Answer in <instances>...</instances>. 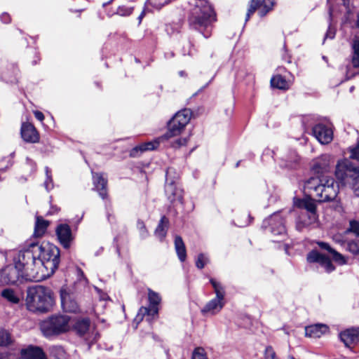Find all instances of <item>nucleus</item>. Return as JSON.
<instances>
[{"instance_id":"1","label":"nucleus","mask_w":359,"mask_h":359,"mask_svg":"<svg viewBox=\"0 0 359 359\" xmlns=\"http://www.w3.org/2000/svg\"><path fill=\"white\" fill-rule=\"evenodd\" d=\"M189 23L191 28L198 31L205 38L211 35L212 23L216 15L207 0H190Z\"/></svg>"},{"instance_id":"2","label":"nucleus","mask_w":359,"mask_h":359,"mask_svg":"<svg viewBox=\"0 0 359 359\" xmlns=\"http://www.w3.org/2000/svg\"><path fill=\"white\" fill-rule=\"evenodd\" d=\"M40 252L39 243L28 242L19 251L18 263L25 271L26 278L29 281L40 282L47 278V274L39 271L36 268L37 255Z\"/></svg>"},{"instance_id":"3","label":"nucleus","mask_w":359,"mask_h":359,"mask_svg":"<svg viewBox=\"0 0 359 359\" xmlns=\"http://www.w3.org/2000/svg\"><path fill=\"white\" fill-rule=\"evenodd\" d=\"M53 304V293L49 287L41 285L28 287L26 306L29 311L45 313L51 310Z\"/></svg>"},{"instance_id":"4","label":"nucleus","mask_w":359,"mask_h":359,"mask_svg":"<svg viewBox=\"0 0 359 359\" xmlns=\"http://www.w3.org/2000/svg\"><path fill=\"white\" fill-rule=\"evenodd\" d=\"M40 252L37 255L36 268L47 274V278L57 269L60 262L59 249L49 243H39Z\"/></svg>"},{"instance_id":"5","label":"nucleus","mask_w":359,"mask_h":359,"mask_svg":"<svg viewBox=\"0 0 359 359\" xmlns=\"http://www.w3.org/2000/svg\"><path fill=\"white\" fill-rule=\"evenodd\" d=\"M70 318L66 315H53L41 323V330L46 337L59 335L69 330Z\"/></svg>"},{"instance_id":"6","label":"nucleus","mask_w":359,"mask_h":359,"mask_svg":"<svg viewBox=\"0 0 359 359\" xmlns=\"http://www.w3.org/2000/svg\"><path fill=\"white\" fill-rule=\"evenodd\" d=\"M210 282L214 288L215 297L209 301L201 310L204 316H214L221 311L225 305V290L222 284L213 278Z\"/></svg>"},{"instance_id":"7","label":"nucleus","mask_w":359,"mask_h":359,"mask_svg":"<svg viewBox=\"0 0 359 359\" xmlns=\"http://www.w3.org/2000/svg\"><path fill=\"white\" fill-rule=\"evenodd\" d=\"M294 205L302 209L298 218V227L307 226L316 222V206L312 200L297 199L294 201Z\"/></svg>"},{"instance_id":"8","label":"nucleus","mask_w":359,"mask_h":359,"mask_svg":"<svg viewBox=\"0 0 359 359\" xmlns=\"http://www.w3.org/2000/svg\"><path fill=\"white\" fill-rule=\"evenodd\" d=\"M148 300L149 306L148 307L142 306L135 318V321L140 323L143 320L144 318H146V320L150 323L155 317L158 316V305L161 302V297L160 294L148 288Z\"/></svg>"},{"instance_id":"9","label":"nucleus","mask_w":359,"mask_h":359,"mask_svg":"<svg viewBox=\"0 0 359 359\" xmlns=\"http://www.w3.org/2000/svg\"><path fill=\"white\" fill-rule=\"evenodd\" d=\"M335 176L342 185L350 184L359 177V168L348 159L340 160L336 165Z\"/></svg>"},{"instance_id":"10","label":"nucleus","mask_w":359,"mask_h":359,"mask_svg":"<svg viewBox=\"0 0 359 359\" xmlns=\"http://www.w3.org/2000/svg\"><path fill=\"white\" fill-rule=\"evenodd\" d=\"M191 116L192 112L189 109H184L177 112L168 123V129L165 137L171 138L180 135L190 121Z\"/></svg>"},{"instance_id":"11","label":"nucleus","mask_w":359,"mask_h":359,"mask_svg":"<svg viewBox=\"0 0 359 359\" xmlns=\"http://www.w3.org/2000/svg\"><path fill=\"white\" fill-rule=\"evenodd\" d=\"M339 192V185L331 177L323 176L322 184L317 189L316 200L319 202L331 201L335 199Z\"/></svg>"},{"instance_id":"12","label":"nucleus","mask_w":359,"mask_h":359,"mask_svg":"<svg viewBox=\"0 0 359 359\" xmlns=\"http://www.w3.org/2000/svg\"><path fill=\"white\" fill-rule=\"evenodd\" d=\"M172 168H168L166 171V180L165 184V194L168 200L176 205L183 204V189L177 184L176 181L171 179L170 175Z\"/></svg>"},{"instance_id":"13","label":"nucleus","mask_w":359,"mask_h":359,"mask_svg":"<svg viewBox=\"0 0 359 359\" xmlns=\"http://www.w3.org/2000/svg\"><path fill=\"white\" fill-rule=\"evenodd\" d=\"M2 281L6 284H16L18 282H22L26 278L25 271L22 265L18 262L15 265H9L5 267L1 271Z\"/></svg>"},{"instance_id":"14","label":"nucleus","mask_w":359,"mask_h":359,"mask_svg":"<svg viewBox=\"0 0 359 359\" xmlns=\"http://www.w3.org/2000/svg\"><path fill=\"white\" fill-rule=\"evenodd\" d=\"M283 211L274 212L263 222L262 227L269 228L271 233L276 236H283L286 233Z\"/></svg>"},{"instance_id":"15","label":"nucleus","mask_w":359,"mask_h":359,"mask_svg":"<svg viewBox=\"0 0 359 359\" xmlns=\"http://www.w3.org/2000/svg\"><path fill=\"white\" fill-rule=\"evenodd\" d=\"M277 0H251L250 7L246 13L245 22L257 11L259 17L263 18L273 10Z\"/></svg>"},{"instance_id":"16","label":"nucleus","mask_w":359,"mask_h":359,"mask_svg":"<svg viewBox=\"0 0 359 359\" xmlns=\"http://www.w3.org/2000/svg\"><path fill=\"white\" fill-rule=\"evenodd\" d=\"M60 299L62 309L65 312L76 313L79 311V305L76 295L66 287L60 290Z\"/></svg>"},{"instance_id":"17","label":"nucleus","mask_w":359,"mask_h":359,"mask_svg":"<svg viewBox=\"0 0 359 359\" xmlns=\"http://www.w3.org/2000/svg\"><path fill=\"white\" fill-rule=\"evenodd\" d=\"M306 259L309 263H318L327 273H331L335 269L330 259L316 250H313L309 252L307 255Z\"/></svg>"},{"instance_id":"18","label":"nucleus","mask_w":359,"mask_h":359,"mask_svg":"<svg viewBox=\"0 0 359 359\" xmlns=\"http://www.w3.org/2000/svg\"><path fill=\"white\" fill-rule=\"evenodd\" d=\"M169 139L170 138L165 137L164 134L163 135L155 139L153 141L141 144L138 146L135 147L130 150V156L131 157H137L144 151L154 150L158 147L161 142Z\"/></svg>"},{"instance_id":"19","label":"nucleus","mask_w":359,"mask_h":359,"mask_svg":"<svg viewBox=\"0 0 359 359\" xmlns=\"http://www.w3.org/2000/svg\"><path fill=\"white\" fill-rule=\"evenodd\" d=\"M56 236L60 244L64 248H69L72 242L74 240L72 229L67 224H59L55 230Z\"/></svg>"},{"instance_id":"20","label":"nucleus","mask_w":359,"mask_h":359,"mask_svg":"<svg viewBox=\"0 0 359 359\" xmlns=\"http://www.w3.org/2000/svg\"><path fill=\"white\" fill-rule=\"evenodd\" d=\"M316 139L321 144L330 143L333 138V132L330 128L323 123L316 124L312 130Z\"/></svg>"},{"instance_id":"21","label":"nucleus","mask_w":359,"mask_h":359,"mask_svg":"<svg viewBox=\"0 0 359 359\" xmlns=\"http://www.w3.org/2000/svg\"><path fill=\"white\" fill-rule=\"evenodd\" d=\"M74 329L80 337H83L86 341L92 342L97 339V333L95 337H92L88 332L90 320L88 318L78 320L74 325Z\"/></svg>"},{"instance_id":"22","label":"nucleus","mask_w":359,"mask_h":359,"mask_svg":"<svg viewBox=\"0 0 359 359\" xmlns=\"http://www.w3.org/2000/svg\"><path fill=\"white\" fill-rule=\"evenodd\" d=\"M93 185L96 191L98 192L100 196L102 199H106L107 197V180L104 177L102 173L92 172Z\"/></svg>"},{"instance_id":"23","label":"nucleus","mask_w":359,"mask_h":359,"mask_svg":"<svg viewBox=\"0 0 359 359\" xmlns=\"http://www.w3.org/2000/svg\"><path fill=\"white\" fill-rule=\"evenodd\" d=\"M339 338L348 348L358 343L359 340V328H349L339 334Z\"/></svg>"},{"instance_id":"24","label":"nucleus","mask_w":359,"mask_h":359,"mask_svg":"<svg viewBox=\"0 0 359 359\" xmlns=\"http://www.w3.org/2000/svg\"><path fill=\"white\" fill-rule=\"evenodd\" d=\"M20 359H41L46 354L41 348L29 345L20 350Z\"/></svg>"},{"instance_id":"25","label":"nucleus","mask_w":359,"mask_h":359,"mask_svg":"<svg viewBox=\"0 0 359 359\" xmlns=\"http://www.w3.org/2000/svg\"><path fill=\"white\" fill-rule=\"evenodd\" d=\"M21 136L27 142H36L39 140V134L34 126L30 123H23L21 127Z\"/></svg>"},{"instance_id":"26","label":"nucleus","mask_w":359,"mask_h":359,"mask_svg":"<svg viewBox=\"0 0 359 359\" xmlns=\"http://www.w3.org/2000/svg\"><path fill=\"white\" fill-rule=\"evenodd\" d=\"M329 331V327L325 324H315L306 327V336L319 338Z\"/></svg>"},{"instance_id":"27","label":"nucleus","mask_w":359,"mask_h":359,"mask_svg":"<svg viewBox=\"0 0 359 359\" xmlns=\"http://www.w3.org/2000/svg\"><path fill=\"white\" fill-rule=\"evenodd\" d=\"M1 297L11 304H18L21 300L20 294L14 289L6 287L1 290Z\"/></svg>"},{"instance_id":"28","label":"nucleus","mask_w":359,"mask_h":359,"mask_svg":"<svg viewBox=\"0 0 359 359\" xmlns=\"http://www.w3.org/2000/svg\"><path fill=\"white\" fill-rule=\"evenodd\" d=\"M318 246L322 249L327 251L332 256V259L339 264H346V261L344 257L333 249L327 243L320 241L317 243Z\"/></svg>"},{"instance_id":"29","label":"nucleus","mask_w":359,"mask_h":359,"mask_svg":"<svg viewBox=\"0 0 359 359\" xmlns=\"http://www.w3.org/2000/svg\"><path fill=\"white\" fill-rule=\"evenodd\" d=\"M322 184V177H311L304 184V189L309 195L313 197H316L317 189Z\"/></svg>"},{"instance_id":"30","label":"nucleus","mask_w":359,"mask_h":359,"mask_svg":"<svg viewBox=\"0 0 359 359\" xmlns=\"http://www.w3.org/2000/svg\"><path fill=\"white\" fill-rule=\"evenodd\" d=\"M169 226V220L165 216H163L155 230V236L162 241L167 234Z\"/></svg>"},{"instance_id":"31","label":"nucleus","mask_w":359,"mask_h":359,"mask_svg":"<svg viewBox=\"0 0 359 359\" xmlns=\"http://www.w3.org/2000/svg\"><path fill=\"white\" fill-rule=\"evenodd\" d=\"M15 346V341L12 334L6 330L0 329V347Z\"/></svg>"},{"instance_id":"32","label":"nucleus","mask_w":359,"mask_h":359,"mask_svg":"<svg viewBox=\"0 0 359 359\" xmlns=\"http://www.w3.org/2000/svg\"><path fill=\"white\" fill-rule=\"evenodd\" d=\"M299 163V157L295 153H292L290 157L283 158L280 166L289 170L297 168Z\"/></svg>"},{"instance_id":"33","label":"nucleus","mask_w":359,"mask_h":359,"mask_svg":"<svg viewBox=\"0 0 359 359\" xmlns=\"http://www.w3.org/2000/svg\"><path fill=\"white\" fill-rule=\"evenodd\" d=\"M175 248L179 259L183 262L187 258V252L182 238L177 236L175 238Z\"/></svg>"},{"instance_id":"34","label":"nucleus","mask_w":359,"mask_h":359,"mask_svg":"<svg viewBox=\"0 0 359 359\" xmlns=\"http://www.w3.org/2000/svg\"><path fill=\"white\" fill-rule=\"evenodd\" d=\"M271 85L272 87L280 90H286L290 87L288 81L280 74L275 75L271 78Z\"/></svg>"},{"instance_id":"35","label":"nucleus","mask_w":359,"mask_h":359,"mask_svg":"<svg viewBox=\"0 0 359 359\" xmlns=\"http://www.w3.org/2000/svg\"><path fill=\"white\" fill-rule=\"evenodd\" d=\"M48 224L49 223L48 221L44 220L42 218L37 217L35 224L34 235L36 237L42 236L46 232Z\"/></svg>"},{"instance_id":"36","label":"nucleus","mask_w":359,"mask_h":359,"mask_svg":"<svg viewBox=\"0 0 359 359\" xmlns=\"http://www.w3.org/2000/svg\"><path fill=\"white\" fill-rule=\"evenodd\" d=\"M330 166V156L328 155H322L318 158L315 164L314 168L318 171L325 172Z\"/></svg>"},{"instance_id":"37","label":"nucleus","mask_w":359,"mask_h":359,"mask_svg":"<svg viewBox=\"0 0 359 359\" xmlns=\"http://www.w3.org/2000/svg\"><path fill=\"white\" fill-rule=\"evenodd\" d=\"M347 251L350 252L353 255L359 254V238L348 240L346 244V248Z\"/></svg>"},{"instance_id":"38","label":"nucleus","mask_w":359,"mask_h":359,"mask_svg":"<svg viewBox=\"0 0 359 359\" xmlns=\"http://www.w3.org/2000/svg\"><path fill=\"white\" fill-rule=\"evenodd\" d=\"M353 54L352 63L354 67H359V39H356L352 45Z\"/></svg>"},{"instance_id":"39","label":"nucleus","mask_w":359,"mask_h":359,"mask_svg":"<svg viewBox=\"0 0 359 359\" xmlns=\"http://www.w3.org/2000/svg\"><path fill=\"white\" fill-rule=\"evenodd\" d=\"M46 180L43 182V186L47 191H50L54 187L51 171L48 167L45 168Z\"/></svg>"},{"instance_id":"40","label":"nucleus","mask_w":359,"mask_h":359,"mask_svg":"<svg viewBox=\"0 0 359 359\" xmlns=\"http://www.w3.org/2000/svg\"><path fill=\"white\" fill-rule=\"evenodd\" d=\"M353 233L359 237V222L356 220H351L349 222V227L346 230L345 233Z\"/></svg>"},{"instance_id":"41","label":"nucleus","mask_w":359,"mask_h":359,"mask_svg":"<svg viewBox=\"0 0 359 359\" xmlns=\"http://www.w3.org/2000/svg\"><path fill=\"white\" fill-rule=\"evenodd\" d=\"M208 263L209 258L206 255L201 253L198 255L196 260V266L198 269H202Z\"/></svg>"},{"instance_id":"42","label":"nucleus","mask_w":359,"mask_h":359,"mask_svg":"<svg viewBox=\"0 0 359 359\" xmlns=\"http://www.w3.org/2000/svg\"><path fill=\"white\" fill-rule=\"evenodd\" d=\"M134 10V8L133 6H121L117 8L116 14L119 15L120 16H128L130 15Z\"/></svg>"},{"instance_id":"43","label":"nucleus","mask_w":359,"mask_h":359,"mask_svg":"<svg viewBox=\"0 0 359 359\" xmlns=\"http://www.w3.org/2000/svg\"><path fill=\"white\" fill-rule=\"evenodd\" d=\"M50 354L53 356L57 358V359H60L65 355V350L62 346H54L50 347Z\"/></svg>"},{"instance_id":"44","label":"nucleus","mask_w":359,"mask_h":359,"mask_svg":"<svg viewBox=\"0 0 359 359\" xmlns=\"http://www.w3.org/2000/svg\"><path fill=\"white\" fill-rule=\"evenodd\" d=\"M191 359H208L205 350L201 347L196 348L192 354Z\"/></svg>"},{"instance_id":"45","label":"nucleus","mask_w":359,"mask_h":359,"mask_svg":"<svg viewBox=\"0 0 359 359\" xmlns=\"http://www.w3.org/2000/svg\"><path fill=\"white\" fill-rule=\"evenodd\" d=\"M12 165L11 158L9 156L2 157L0 158V170L5 172Z\"/></svg>"},{"instance_id":"46","label":"nucleus","mask_w":359,"mask_h":359,"mask_svg":"<svg viewBox=\"0 0 359 359\" xmlns=\"http://www.w3.org/2000/svg\"><path fill=\"white\" fill-rule=\"evenodd\" d=\"M168 2L169 0H147L148 4L156 9L161 8L164 5H165Z\"/></svg>"},{"instance_id":"47","label":"nucleus","mask_w":359,"mask_h":359,"mask_svg":"<svg viewBox=\"0 0 359 359\" xmlns=\"http://www.w3.org/2000/svg\"><path fill=\"white\" fill-rule=\"evenodd\" d=\"M188 141H189L188 137H181V138H179V139L175 140L174 142H172L171 143V147L175 149H177L182 146H185L187 144Z\"/></svg>"},{"instance_id":"48","label":"nucleus","mask_w":359,"mask_h":359,"mask_svg":"<svg viewBox=\"0 0 359 359\" xmlns=\"http://www.w3.org/2000/svg\"><path fill=\"white\" fill-rule=\"evenodd\" d=\"M264 356L266 359H276V354L272 346H269L266 348Z\"/></svg>"},{"instance_id":"49","label":"nucleus","mask_w":359,"mask_h":359,"mask_svg":"<svg viewBox=\"0 0 359 359\" xmlns=\"http://www.w3.org/2000/svg\"><path fill=\"white\" fill-rule=\"evenodd\" d=\"M350 152L351 158L359 161V142L355 147L350 149Z\"/></svg>"},{"instance_id":"50","label":"nucleus","mask_w":359,"mask_h":359,"mask_svg":"<svg viewBox=\"0 0 359 359\" xmlns=\"http://www.w3.org/2000/svg\"><path fill=\"white\" fill-rule=\"evenodd\" d=\"M350 185H351L352 187V189L354 192V194L359 197V177L354 180L351 184Z\"/></svg>"},{"instance_id":"51","label":"nucleus","mask_w":359,"mask_h":359,"mask_svg":"<svg viewBox=\"0 0 359 359\" xmlns=\"http://www.w3.org/2000/svg\"><path fill=\"white\" fill-rule=\"evenodd\" d=\"M333 240L334 241L335 243L340 244L341 246L346 248V244L348 240L344 239L341 235H335L333 237Z\"/></svg>"},{"instance_id":"52","label":"nucleus","mask_w":359,"mask_h":359,"mask_svg":"<svg viewBox=\"0 0 359 359\" xmlns=\"http://www.w3.org/2000/svg\"><path fill=\"white\" fill-rule=\"evenodd\" d=\"M335 36V29L333 28L332 27L331 25H329V27H328V29L325 34V38H324V41L326 39H334Z\"/></svg>"},{"instance_id":"53","label":"nucleus","mask_w":359,"mask_h":359,"mask_svg":"<svg viewBox=\"0 0 359 359\" xmlns=\"http://www.w3.org/2000/svg\"><path fill=\"white\" fill-rule=\"evenodd\" d=\"M34 116L35 118L40 121H43V119H44V115L42 112L39 111H35L34 112Z\"/></svg>"},{"instance_id":"54","label":"nucleus","mask_w":359,"mask_h":359,"mask_svg":"<svg viewBox=\"0 0 359 359\" xmlns=\"http://www.w3.org/2000/svg\"><path fill=\"white\" fill-rule=\"evenodd\" d=\"M106 209H107V219L109 222H113V219H114V216L112 215V214L110 212V209L108 207V205L106 204Z\"/></svg>"},{"instance_id":"55","label":"nucleus","mask_w":359,"mask_h":359,"mask_svg":"<svg viewBox=\"0 0 359 359\" xmlns=\"http://www.w3.org/2000/svg\"><path fill=\"white\" fill-rule=\"evenodd\" d=\"M1 20L4 23H8L10 21H11V18L9 16L8 14L7 13H4L1 16Z\"/></svg>"},{"instance_id":"56","label":"nucleus","mask_w":359,"mask_h":359,"mask_svg":"<svg viewBox=\"0 0 359 359\" xmlns=\"http://www.w3.org/2000/svg\"><path fill=\"white\" fill-rule=\"evenodd\" d=\"M144 11H142V12L141 13V14H140V15H139V17H138V19H139V22H140V23L141 22L142 19L143 18V17H144Z\"/></svg>"},{"instance_id":"57","label":"nucleus","mask_w":359,"mask_h":359,"mask_svg":"<svg viewBox=\"0 0 359 359\" xmlns=\"http://www.w3.org/2000/svg\"><path fill=\"white\" fill-rule=\"evenodd\" d=\"M144 11H142V12L141 13V14H140V15H139V17H138V19H139V22H140V23L141 22L142 19L143 18V17H144Z\"/></svg>"},{"instance_id":"58","label":"nucleus","mask_w":359,"mask_h":359,"mask_svg":"<svg viewBox=\"0 0 359 359\" xmlns=\"http://www.w3.org/2000/svg\"><path fill=\"white\" fill-rule=\"evenodd\" d=\"M250 224V222H246L245 224H238V226L240 227L245 226L246 225H248Z\"/></svg>"},{"instance_id":"59","label":"nucleus","mask_w":359,"mask_h":359,"mask_svg":"<svg viewBox=\"0 0 359 359\" xmlns=\"http://www.w3.org/2000/svg\"><path fill=\"white\" fill-rule=\"evenodd\" d=\"M353 76H354V74L349 75V74H348V73H347V74H346V79H351Z\"/></svg>"},{"instance_id":"60","label":"nucleus","mask_w":359,"mask_h":359,"mask_svg":"<svg viewBox=\"0 0 359 359\" xmlns=\"http://www.w3.org/2000/svg\"><path fill=\"white\" fill-rule=\"evenodd\" d=\"M179 74L181 76H183L184 74H185V72L184 71H180L179 72Z\"/></svg>"},{"instance_id":"61","label":"nucleus","mask_w":359,"mask_h":359,"mask_svg":"<svg viewBox=\"0 0 359 359\" xmlns=\"http://www.w3.org/2000/svg\"><path fill=\"white\" fill-rule=\"evenodd\" d=\"M57 210H57V208H55L54 210H51V211H50V212H49V213H50V214H53L54 212H57Z\"/></svg>"},{"instance_id":"62","label":"nucleus","mask_w":359,"mask_h":359,"mask_svg":"<svg viewBox=\"0 0 359 359\" xmlns=\"http://www.w3.org/2000/svg\"><path fill=\"white\" fill-rule=\"evenodd\" d=\"M78 272H79V274H81V276H83V272L82 271V270H81V269H79L78 270Z\"/></svg>"},{"instance_id":"63","label":"nucleus","mask_w":359,"mask_h":359,"mask_svg":"<svg viewBox=\"0 0 359 359\" xmlns=\"http://www.w3.org/2000/svg\"><path fill=\"white\" fill-rule=\"evenodd\" d=\"M329 14H330V18L331 19V18H332V11H331L330 8L329 9Z\"/></svg>"},{"instance_id":"64","label":"nucleus","mask_w":359,"mask_h":359,"mask_svg":"<svg viewBox=\"0 0 359 359\" xmlns=\"http://www.w3.org/2000/svg\"><path fill=\"white\" fill-rule=\"evenodd\" d=\"M0 359H4V354L3 353H0Z\"/></svg>"}]
</instances>
